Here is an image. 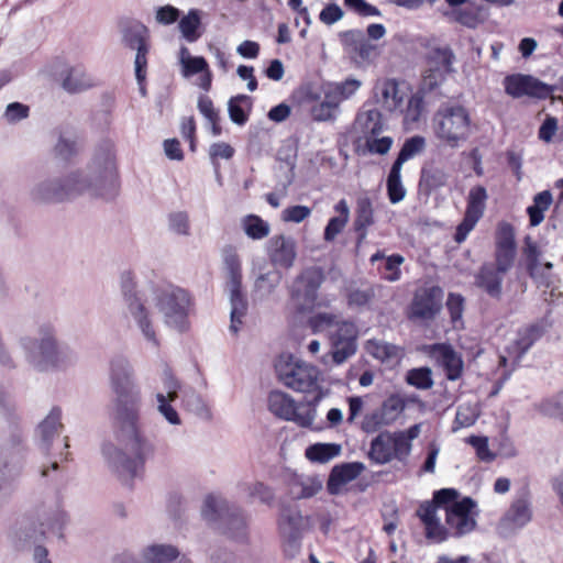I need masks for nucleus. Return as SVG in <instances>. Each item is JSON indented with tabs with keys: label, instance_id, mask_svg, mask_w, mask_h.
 Returning a JSON list of instances; mask_svg holds the SVG:
<instances>
[{
	"label": "nucleus",
	"instance_id": "obj_1",
	"mask_svg": "<svg viewBox=\"0 0 563 563\" xmlns=\"http://www.w3.org/2000/svg\"><path fill=\"white\" fill-rule=\"evenodd\" d=\"M110 384L115 394L112 420L114 441L101 446L109 471L130 485L145 461L153 456L154 445L141 432V390L132 364L122 356L110 362Z\"/></svg>",
	"mask_w": 563,
	"mask_h": 563
},
{
	"label": "nucleus",
	"instance_id": "obj_2",
	"mask_svg": "<svg viewBox=\"0 0 563 563\" xmlns=\"http://www.w3.org/2000/svg\"><path fill=\"white\" fill-rule=\"evenodd\" d=\"M147 300H150V302L147 301L146 310L150 317L153 336L150 338L145 333L141 334L152 346L157 347L159 345L153 308H156L162 313L168 327L179 332L187 330L190 298L184 289L175 286L154 288L148 291Z\"/></svg>",
	"mask_w": 563,
	"mask_h": 563
},
{
	"label": "nucleus",
	"instance_id": "obj_3",
	"mask_svg": "<svg viewBox=\"0 0 563 563\" xmlns=\"http://www.w3.org/2000/svg\"><path fill=\"white\" fill-rule=\"evenodd\" d=\"M432 128L440 141L454 148L467 140L471 132V117L462 106H443L434 113Z\"/></svg>",
	"mask_w": 563,
	"mask_h": 563
},
{
	"label": "nucleus",
	"instance_id": "obj_4",
	"mask_svg": "<svg viewBox=\"0 0 563 563\" xmlns=\"http://www.w3.org/2000/svg\"><path fill=\"white\" fill-rule=\"evenodd\" d=\"M360 132L356 140V151L360 154H386L387 153V129L386 120L382 112L369 109L361 112L354 123Z\"/></svg>",
	"mask_w": 563,
	"mask_h": 563
},
{
	"label": "nucleus",
	"instance_id": "obj_5",
	"mask_svg": "<svg viewBox=\"0 0 563 563\" xmlns=\"http://www.w3.org/2000/svg\"><path fill=\"white\" fill-rule=\"evenodd\" d=\"M224 269L228 275V289L231 303L230 331L238 334L242 319L246 313L247 303L242 294V267L238 251L232 245H225L221 251Z\"/></svg>",
	"mask_w": 563,
	"mask_h": 563
},
{
	"label": "nucleus",
	"instance_id": "obj_6",
	"mask_svg": "<svg viewBox=\"0 0 563 563\" xmlns=\"http://www.w3.org/2000/svg\"><path fill=\"white\" fill-rule=\"evenodd\" d=\"M457 490L454 488H442L433 494L432 500H426L417 509V516L424 528L426 538L433 543H440L448 539L445 526L441 523L438 511L443 507H450L457 503Z\"/></svg>",
	"mask_w": 563,
	"mask_h": 563
},
{
	"label": "nucleus",
	"instance_id": "obj_7",
	"mask_svg": "<svg viewBox=\"0 0 563 563\" xmlns=\"http://www.w3.org/2000/svg\"><path fill=\"white\" fill-rule=\"evenodd\" d=\"M275 369L278 379L286 387L296 391L308 393L314 390L318 386L319 369L292 355H280L275 363Z\"/></svg>",
	"mask_w": 563,
	"mask_h": 563
},
{
	"label": "nucleus",
	"instance_id": "obj_8",
	"mask_svg": "<svg viewBox=\"0 0 563 563\" xmlns=\"http://www.w3.org/2000/svg\"><path fill=\"white\" fill-rule=\"evenodd\" d=\"M86 169L101 196L118 187L119 172L112 145L97 148Z\"/></svg>",
	"mask_w": 563,
	"mask_h": 563
},
{
	"label": "nucleus",
	"instance_id": "obj_9",
	"mask_svg": "<svg viewBox=\"0 0 563 563\" xmlns=\"http://www.w3.org/2000/svg\"><path fill=\"white\" fill-rule=\"evenodd\" d=\"M120 287L128 318L133 322L140 333L152 338L151 321L147 316V292L139 294L135 290L136 283L131 272H124L120 277Z\"/></svg>",
	"mask_w": 563,
	"mask_h": 563
},
{
	"label": "nucleus",
	"instance_id": "obj_10",
	"mask_svg": "<svg viewBox=\"0 0 563 563\" xmlns=\"http://www.w3.org/2000/svg\"><path fill=\"white\" fill-rule=\"evenodd\" d=\"M324 280L323 271L311 266L305 268L294 280L290 290V302L300 312L310 311L318 306V289Z\"/></svg>",
	"mask_w": 563,
	"mask_h": 563
},
{
	"label": "nucleus",
	"instance_id": "obj_11",
	"mask_svg": "<svg viewBox=\"0 0 563 563\" xmlns=\"http://www.w3.org/2000/svg\"><path fill=\"white\" fill-rule=\"evenodd\" d=\"M453 58L454 55L448 47L430 51L418 91L432 99L442 97V93L438 91V89L444 81L445 76L452 70Z\"/></svg>",
	"mask_w": 563,
	"mask_h": 563
},
{
	"label": "nucleus",
	"instance_id": "obj_12",
	"mask_svg": "<svg viewBox=\"0 0 563 563\" xmlns=\"http://www.w3.org/2000/svg\"><path fill=\"white\" fill-rule=\"evenodd\" d=\"M202 515L208 520L221 518L224 523L225 533L235 540H243L246 537V517L240 509H229L225 500L217 497H208L205 500Z\"/></svg>",
	"mask_w": 563,
	"mask_h": 563
},
{
	"label": "nucleus",
	"instance_id": "obj_13",
	"mask_svg": "<svg viewBox=\"0 0 563 563\" xmlns=\"http://www.w3.org/2000/svg\"><path fill=\"white\" fill-rule=\"evenodd\" d=\"M268 409L276 417L287 421H294L300 427H310L316 419L314 408H301L288 394L273 390L268 396Z\"/></svg>",
	"mask_w": 563,
	"mask_h": 563
},
{
	"label": "nucleus",
	"instance_id": "obj_14",
	"mask_svg": "<svg viewBox=\"0 0 563 563\" xmlns=\"http://www.w3.org/2000/svg\"><path fill=\"white\" fill-rule=\"evenodd\" d=\"M48 68L51 75L55 76L63 89L69 93H80L96 86L93 77L82 65H69L58 59Z\"/></svg>",
	"mask_w": 563,
	"mask_h": 563
},
{
	"label": "nucleus",
	"instance_id": "obj_15",
	"mask_svg": "<svg viewBox=\"0 0 563 563\" xmlns=\"http://www.w3.org/2000/svg\"><path fill=\"white\" fill-rule=\"evenodd\" d=\"M56 341L52 333L45 332L38 338L29 335L21 336L19 339V345L30 366L38 372H47V364Z\"/></svg>",
	"mask_w": 563,
	"mask_h": 563
},
{
	"label": "nucleus",
	"instance_id": "obj_16",
	"mask_svg": "<svg viewBox=\"0 0 563 563\" xmlns=\"http://www.w3.org/2000/svg\"><path fill=\"white\" fill-rule=\"evenodd\" d=\"M476 504L472 498L465 497L445 508V530L449 536L461 537L470 533L476 526Z\"/></svg>",
	"mask_w": 563,
	"mask_h": 563
},
{
	"label": "nucleus",
	"instance_id": "obj_17",
	"mask_svg": "<svg viewBox=\"0 0 563 563\" xmlns=\"http://www.w3.org/2000/svg\"><path fill=\"white\" fill-rule=\"evenodd\" d=\"M488 199L487 191L483 186L471 188L467 196V206L463 221L457 225L454 240L462 243L468 233L475 228L476 223L483 217L486 201Z\"/></svg>",
	"mask_w": 563,
	"mask_h": 563
},
{
	"label": "nucleus",
	"instance_id": "obj_18",
	"mask_svg": "<svg viewBox=\"0 0 563 563\" xmlns=\"http://www.w3.org/2000/svg\"><path fill=\"white\" fill-rule=\"evenodd\" d=\"M357 334L356 325L341 318L330 336L332 344L331 357L335 364L344 363L356 352Z\"/></svg>",
	"mask_w": 563,
	"mask_h": 563
},
{
	"label": "nucleus",
	"instance_id": "obj_19",
	"mask_svg": "<svg viewBox=\"0 0 563 563\" xmlns=\"http://www.w3.org/2000/svg\"><path fill=\"white\" fill-rule=\"evenodd\" d=\"M443 290L440 287H424L415 292L410 318L420 320L433 319L442 308Z\"/></svg>",
	"mask_w": 563,
	"mask_h": 563
},
{
	"label": "nucleus",
	"instance_id": "obj_20",
	"mask_svg": "<svg viewBox=\"0 0 563 563\" xmlns=\"http://www.w3.org/2000/svg\"><path fill=\"white\" fill-rule=\"evenodd\" d=\"M264 258L253 261L252 274L254 276L252 296L255 300H266L274 295L282 282V273L277 269H266Z\"/></svg>",
	"mask_w": 563,
	"mask_h": 563
},
{
	"label": "nucleus",
	"instance_id": "obj_21",
	"mask_svg": "<svg viewBox=\"0 0 563 563\" xmlns=\"http://www.w3.org/2000/svg\"><path fill=\"white\" fill-rule=\"evenodd\" d=\"M29 198L36 205H51L67 200L62 177H45L29 189Z\"/></svg>",
	"mask_w": 563,
	"mask_h": 563
},
{
	"label": "nucleus",
	"instance_id": "obj_22",
	"mask_svg": "<svg viewBox=\"0 0 563 563\" xmlns=\"http://www.w3.org/2000/svg\"><path fill=\"white\" fill-rule=\"evenodd\" d=\"M178 63L180 73L185 78L196 74H201L198 86L208 91L211 87V73L207 60L201 56H192L186 46H181L178 52Z\"/></svg>",
	"mask_w": 563,
	"mask_h": 563
},
{
	"label": "nucleus",
	"instance_id": "obj_23",
	"mask_svg": "<svg viewBox=\"0 0 563 563\" xmlns=\"http://www.w3.org/2000/svg\"><path fill=\"white\" fill-rule=\"evenodd\" d=\"M516 244L512 227L508 223H500L496 240V263L499 272L507 273L514 264Z\"/></svg>",
	"mask_w": 563,
	"mask_h": 563
},
{
	"label": "nucleus",
	"instance_id": "obj_24",
	"mask_svg": "<svg viewBox=\"0 0 563 563\" xmlns=\"http://www.w3.org/2000/svg\"><path fill=\"white\" fill-rule=\"evenodd\" d=\"M504 84L506 92L515 98L525 95L542 97L550 91L548 85L526 75L507 76Z\"/></svg>",
	"mask_w": 563,
	"mask_h": 563
},
{
	"label": "nucleus",
	"instance_id": "obj_25",
	"mask_svg": "<svg viewBox=\"0 0 563 563\" xmlns=\"http://www.w3.org/2000/svg\"><path fill=\"white\" fill-rule=\"evenodd\" d=\"M271 262L283 268L292 267L297 257L296 242L290 236L275 235L268 242Z\"/></svg>",
	"mask_w": 563,
	"mask_h": 563
},
{
	"label": "nucleus",
	"instance_id": "obj_26",
	"mask_svg": "<svg viewBox=\"0 0 563 563\" xmlns=\"http://www.w3.org/2000/svg\"><path fill=\"white\" fill-rule=\"evenodd\" d=\"M532 520V503L528 490L521 492L511 503L503 518L510 528L519 529Z\"/></svg>",
	"mask_w": 563,
	"mask_h": 563
},
{
	"label": "nucleus",
	"instance_id": "obj_27",
	"mask_svg": "<svg viewBox=\"0 0 563 563\" xmlns=\"http://www.w3.org/2000/svg\"><path fill=\"white\" fill-rule=\"evenodd\" d=\"M364 470L365 464L362 462L342 463L334 466L327 483L329 493L332 495L340 494L343 487L357 478Z\"/></svg>",
	"mask_w": 563,
	"mask_h": 563
},
{
	"label": "nucleus",
	"instance_id": "obj_28",
	"mask_svg": "<svg viewBox=\"0 0 563 563\" xmlns=\"http://www.w3.org/2000/svg\"><path fill=\"white\" fill-rule=\"evenodd\" d=\"M62 178L67 199L86 192L93 196H101L93 181L91 180L86 167L71 170Z\"/></svg>",
	"mask_w": 563,
	"mask_h": 563
},
{
	"label": "nucleus",
	"instance_id": "obj_29",
	"mask_svg": "<svg viewBox=\"0 0 563 563\" xmlns=\"http://www.w3.org/2000/svg\"><path fill=\"white\" fill-rule=\"evenodd\" d=\"M60 419V410L54 408L37 426L36 435L40 446L44 452H48L51 450L53 440L59 437L63 428Z\"/></svg>",
	"mask_w": 563,
	"mask_h": 563
},
{
	"label": "nucleus",
	"instance_id": "obj_30",
	"mask_svg": "<svg viewBox=\"0 0 563 563\" xmlns=\"http://www.w3.org/2000/svg\"><path fill=\"white\" fill-rule=\"evenodd\" d=\"M421 426L413 424L406 431L394 432L389 434V460L393 457L405 461L411 451V441L419 437Z\"/></svg>",
	"mask_w": 563,
	"mask_h": 563
},
{
	"label": "nucleus",
	"instance_id": "obj_31",
	"mask_svg": "<svg viewBox=\"0 0 563 563\" xmlns=\"http://www.w3.org/2000/svg\"><path fill=\"white\" fill-rule=\"evenodd\" d=\"M278 526L282 534L295 542L306 528V519L296 507H283Z\"/></svg>",
	"mask_w": 563,
	"mask_h": 563
},
{
	"label": "nucleus",
	"instance_id": "obj_32",
	"mask_svg": "<svg viewBox=\"0 0 563 563\" xmlns=\"http://www.w3.org/2000/svg\"><path fill=\"white\" fill-rule=\"evenodd\" d=\"M505 274V272H499V268L492 263L484 264L475 275V285L490 297L497 298L501 294V283Z\"/></svg>",
	"mask_w": 563,
	"mask_h": 563
},
{
	"label": "nucleus",
	"instance_id": "obj_33",
	"mask_svg": "<svg viewBox=\"0 0 563 563\" xmlns=\"http://www.w3.org/2000/svg\"><path fill=\"white\" fill-rule=\"evenodd\" d=\"M178 554V550L170 544H151L140 552L137 563H167Z\"/></svg>",
	"mask_w": 563,
	"mask_h": 563
},
{
	"label": "nucleus",
	"instance_id": "obj_34",
	"mask_svg": "<svg viewBox=\"0 0 563 563\" xmlns=\"http://www.w3.org/2000/svg\"><path fill=\"white\" fill-rule=\"evenodd\" d=\"M538 338L534 328H525L517 332L516 338L507 345L506 351L517 363L523 354L532 346Z\"/></svg>",
	"mask_w": 563,
	"mask_h": 563
},
{
	"label": "nucleus",
	"instance_id": "obj_35",
	"mask_svg": "<svg viewBox=\"0 0 563 563\" xmlns=\"http://www.w3.org/2000/svg\"><path fill=\"white\" fill-rule=\"evenodd\" d=\"M432 100V98L423 95L418 91L416 95H412L406 104V108H400V112L404 113V121L407 125L417 123L420 121L422 115H424L427 111V104Z\"/></svg>",
	"mask_w": 563,
	"mask_h": 563
},
{
	"label": "nucleus",
	"instance_id": "obj_36",
	"mask_svg": "<svg viewBox=\"0 0 563 563\" xmlns=\"http://www.w3.org/2000/svg\"><path fill=\"white\" fill-rule=\"evenodd\" d=\"M77 362L76 353L67 345L59 344L57 341L47 364L49 371H65L74 366Z\"/></svg>",
	"mask_w": 563,
	"mask_h": 563
},
{
	"label": "nucleus",
	"instance_id": "obj_37",
	"mask_svg": "<svg viewBox=\"0 0 563 563\" xmlns=\"http://www.w3.org/2000/svg\"><path fill=\"white\" fill-rule=\"evenodd\" d=\"M441 364L446 369V377L454 380L460 377L462 372V361L456 353L446 345L435 347Z\"/></svg>",
	"mask_w": 563,
	"mask_h": 563
},
{
	"label": "nucleus",
	"instance_id": "obj_38",
	"mask_svg": "<svg viewBox=\"0 0 563 563\" xmlns=\"http://www.w3.org/2000/svg\"><path fill=\"white\" fill-rule=\"evenodd\" d=\"M341 450L336 443H316L307 448L306 457L312 462L327 463L340 455Z\"/></svg>",
	"mask_w": 563,
	"mask_h": 563
},
{
	"label": "nucleus",
	"instance_id": "obj_39",
	"mask_svg": "<svg viewBox=\"0 0 563 563\" xmlns=\"http://www.w3.org/2000/svg\"><path fill=\"white\" fill-rule=\"evenodd\" d=\"M552 203V195L550 191L544 190L537 194L533 198V205L528 207L530 224L532 227L539 225L544 219V211H547Z\"/></svg>",
	"mask_w": 563,
	"mask_h": 563
},
{
	"label": "nucleus",
	"instance_id": "obj_40",
	"mask_svg": "<svg viewBox=\"0 0 563 563\" xmlns=\"http://www.w3.org/2000/svg\"><path fill=\"white\" fill-rule=\"evenodd\" d=\"M424 148H426V139L423 136L415 135L412 137H409L408 140L405 141V143L398 154V157L396 158L393 166H396V169L401 168L402 164L405 162L419 155L420 153H422L424 151Z\"/></svg>",
	"mask_w": 563,
	"mask_h": 563
},
{
	"label": "nucleus",
	"instance_id": "obj_41",
	"mask_svg": "<svg viewBox=\"0 0 563 563\" xmlns=\"http://www.w3.org/2000/svg\"><path fill=\"white\" fill-rule=\"evenodd\" d=\"M340 320H341V317L335 313L318 312L309 318L308 324L311 328L313 333L325 332L330 338L332 331H334V329L339 324Z\"/></svg>",
	"mask_w": 563,
	"mask_h": 563
},
{
	"label": "nucleus",
	"instance_id": "obj_42",
	"mask_svg": "<svg viewBox=\"0 0 563 563\" xmlns=\"http://www.w3.org/2000/svg\"><path fill=\"white\" fill-rule=\"evenodd\" d=\"M122 41L125 46L135 49L148 43V30L141 23H132L123 30Z\"/></svg>",
	"mask_w": 563,
	"mask_h": 563
},
{
	"label": "nucleus",
	"instance_id": "obj_43",
	"mask_svg": "<svg viewBox=\"0 0 563 563\" xmlns=\"http://www.w3.org/2000/svg\"><path fill=\"white\" fill-rule=\"evenodd\" d=\"M322 488V484L320 481L305 477V478H296L290 485V494L294 498H309L319 493Z\"/></svg>",
	"mask_w": 563,
	"mask_h": 563
},
{
	"label": "nucleus",
	"instance_id": "obj_44",
	"mask_svg": "<svg viewBox=\"0 0 563 563\" xmlns=\"http://www.w3.org/2000/svg\"><path fill=\"white\" fill-rule=\"evenodd\" d=\"M199 26L200 15L198 10H190L188 14L180 19L178 24L184 38L189 43H194L200 37Z\"/></svg>",
	"mask_w": 563,
	"mask_h": 563
},
{
	"label": "nucleus",
	"instance_id": "obj_45",
	"mask_svg": "<svg viewBox=\"0 0 563 563\" xmlns=\"http://www.w3.org/2000/svg\"><path fill=\"white\" fill-rule=\"evenodd\" d=\"M251 101L250 97L245 95H239L229 100L228 111L230 119L239 124L243 125L247 121L246 110H250Z\"/></svg>",
	"mask_w": 563,
	"mask_h": 563
},
{
	"label": "nucleus",
	"instance_id": "obj_46",
	"mask_svg": "<svg viewBox=\"0 0 563 563\" xmlns=\"http://www.w3.org/2000/svg\"><path fill=\"white\" fill-rule=\"evenodd\" d=\"M387 423V401L378 408L367 412L362 422L363 431L374 433L379 431Z\"/></svg>",
	"mask_w": 563,
	"mask_h": 563
},
{
	"label": "nucleus",
	"instance_id": "obj_47",
	"mask_svg": "<svg viewBox=\"0 0 563 563\" xmlns=\"http://www.w3.org/2000/svg\"><path fill=\"white\" fill-rule=\"evenodd\" d=\"M245 234L253 240H262L271 232L269 224L258 216L250 214L243 219Z\"/></svg>",
	"mask_w": 563,
	"mask_h": 563
},
{
	"label": "nucleus",
	"instance_id": "obj_48",
	"mask_svg": "<svg viewBox=\"0 0 563 563\" xmlns=\"http://www.w3.org/2000/svg\"><path fill=\"white\" fill-rule=\"evenodd\" d=\"M479 416V408L476 402H464L457 407L454 430L473 426Z\"/></svg>",
	"mask_w": 563,
	"mask_h": 563
},
{
	"label": "nucleus",
	"instance_id": "obj_49",
	"mask_svg": "<svg viewBox=\"0 0 563 563\" xmlns=\"http://www.w3.org/2000/svg\"><path fill=\"white\" fill-rule=\"evenodd\" d=\"M406 382L418 389H430L433 386L432 371L429 367L412 368L407 372Z\"/></svg>",
	"mask_w": 563,
	"mask_h": 563
},
{
	"label": "nucleus",
	"instance_id": "obj_50",
	"mask_svg": "<svg viewBox=\"0 0 563 563\" xmlns=\"http://www.w3.org/2000/svg\"><path fill=\"white\" fill-rule=\"evenodd\" d=\"M249 497L258 499L262 504L271 506L274 501V490L262 482H252L243 485Z\"/></svg>",
	"mask_w": 563,
	"mask_h": 563
},
{
	"label": "nucleus",
	"instance_id": "obj_51",
	"mask_svg": "<svg viewBox=\"0 0 563 563\" xmlns=\"http://www.w3.org/2000/svg\"><path fill=\"white\" fill-rule=\"evenodd\" d=\"M367 456L374 464L384 465L387 463V435L384 432L372 440Z\"/></svg>",
	"mask_w": 563,
	"mask_h": 563
},
{
	"label": "nucleus",
	"instance_id": "obj_52",
	"mask_svg": "<svg viewBox=\"0 0 563 563\" xmlns=\"http://www.w3.org/2000/svg\"><path fill=\"white\" fill-rule=\"evenodd\" d=\"M339 103L338 100L334 99L329 91L325 92L324 100L318 104H316L311 114L316 121H328L331 120L334 115L335 110L338 109Z\"/></svg>",
	"mask_w": 563,
	"mask_h": 563
},
{
	"label": "nucleus",
	"instance_id": "obj_53",
	"mask_svg": "<svg viewBox=\"0 0 563 563\" xmlns=\"http://www.w3.org/2000/svg\"><path fill=\"white\" fill-rule=\"evenodd\" d=\"M186 408L192 413L197 415L202 419H211L212 412L207 405V402L202 399V397L196 391L188 393L185 398Z\"/></svg>",
	"mask_w": 563,
	"mask_h": 563
},
{
	"label": "nucleus",
	"instance_id": "obj_54",
	"mask_svg": "<svg viewBox=\"0 0 563 563\" xmlns=\"http://www.w3.org/2000/svg\"><path fill=\"white\" fill-rule=\"evenodd\" d=\"M168 229L180 236L190 234V221L186 211H175L168 216Z\"/></svg>",
	"mask_w": 563,
	"mask_h": 563
},
{
	"label": "nucleus",
	"instance_id": "obj_55",
	"mask_svg": "<svg viewBox=\"0 0 563 563\" xmlns=\"http://www.w3.org/2000/svg\"><path fill=\"white\" fill-rule=\"evenodd\" d=\"M361 87V81L357 79H346L341 84H336L328 91L338 100L340 104L343 100L350 99Z\"/></svg>",
	"mask_w": 563,
	"mask_h": 563
},
{
	"label": "nucleus",
	"instance_id": "obj_56",
	"mask_svg": "<svg viewBox=\"0 0 563 563\" xmlns=\"http://www.w3.org/2000/svg\"><path fill=\"white\" fill-rule=\"evenodd\" d=\"M525 255L527 261V269L530 274V276H536L540 274V267L544 263H541L540 261V251L536 243L531 241L530 238L526 239V247H525Z\"/></svg>",
	"mask_w": 563,
	"mask_h": 563
},
{
	"label": "nucleus",
	"instance_id": "obj_57",
	"mask_svg": "<svg viewBox=\"0 0 563 563\" xmlns=\"http://www.w3.org/2000/svg\"><path fill=\"white\" fill-rule=\"evenodd\" d=\"M400 170L401 168L396 169V166H391L389 169V201L393 203L401 201L406 196V189L400 179Z\"/></svg>",
	"mask_w": 563,
	"mask_h": 563
},
{
	"label": "nucleus",
	"instance_id": "obj_58",
	"mask_svg": "<svg viewBox=\"0 0 563 563\" xmlns=\"http://www.w3.org/2000/svg\"><path fill=\"white\" fill-rule=\"evenodd\" d=\"M537 409L544 416L559 417L563 413V394L543 399L537 405Z\"/></svg>",
	"mask_w": 563,
	"mask_h": 563
},
{
	"label": "nucleus",
	"instance_id": "obj_59",
	"mask_svg": "<svg viewBox=\"0 0 563 563\" xmlns=\"http://www.w3.org/2000/svg\"><path fill=\"white\" fill-rule=\"evenodd\" d=\"M135 59H134V69L135 77L139 84L141 85L146 77V66H147V54L150 52L148 43L135 48Z\"/></svg>",
	"mask_w": 563,
	"mask_h": 563
},
{
	"label": "nucleus",
	"instance_id": "obj_60",
	"mask_svg": "<svg viewBox=\"0 0 563 563\" xmlns=\"http://www.w3.org/2000/svg\"><path fill=\"white\" fill-rule=\"evenodd\" d=\"M365 36L360 30H350L341 34V41L345 49L353 55H356L361 48Z\"/></svg>",
	"mask_w": 563,
	"mask_h": 563
},
{
	"label": "nucleus",
	"instance_id": "obj_61",
	"mask_svg": "<svg viewBox=\"0 0 563 563\" xmlns=\"http://www.w3.org/2000/svg\"><path fill=\"white\" fill-rule=\"evenodd\" d=\"M373 221V210L372 205L368 198H360L357 200V218H356V229H364L369 225Z\"/></svg>",
	"mask_w": 563,
	"mask_h": 563
},
{
	"label": "nucleus",
	"instance_id": "obj_62",
	"mask_svg": "<svg viewBox=\"0 0 563 563\" xmlns=\"http://www.w3.org/2000/svg\"><path fill=\"white\" fill-rule=\"evenodd\" d=\"M391 85L393 89V101L395 104V109L401 108L405 101L412 96L411 86L407 81H389V86Z\"/></svg>",
	"mask_w": 563,
	"mask_h": 563
},
{
	"label": "nucleus",
	"instance_id": "obj_63",
	"mask_svg": "<svg viewBox=\"0 0 563 563\" xmlns=\"http://www.w3.org/2000/svg\"><path fill=\"white\" fill-rule=\"evenodd\" d=\"M311 214V209L307 206H292L283 210L282 220L284 222L300 223Z\"/></svg>",
	"mask_w": 563,
	"mask_h": 563
},
{
	"label": "nucleus",
	"instance_id": "obj_64",
	"mask_svg": "<svg viewBox=\"0 0 563 563\" xmlns=\"http://www.w3.org/2000/svg\"><path fill=\"white\" fill-rule=\"evenodd\" d=\"M446 308L449 310L453 323L462 321L464 311V298L460 294H449L446 300Z\"/></svg>",
	"mask_w": 563,
	"mask_h": 563
}]
</instances>
